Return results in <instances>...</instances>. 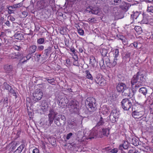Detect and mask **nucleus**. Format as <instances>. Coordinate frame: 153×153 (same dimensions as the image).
I'll return each instance as SVG.
<instances>
[{"label":"nucleus","mask_w":153,"mask_h":153,"mask_svg":"<svg viewBox=\"0 0 153 153\" xmlns=\"http://www.w3.org/2000/svg\"><path fill=\"white\" fill-rule=\"evenodd\" d=\"M146 79L145 75L142 73L141 71L138 72L136 75L134 76L132 78L131 82L132 85L137 83L135 85V88H139L143 85L144 82L145 81Z\"/></svg>","instance_id":"nucleus-1"},{"label":"nucleus","mask_w":153,"mask_h":153,"mask_svg":"<svg viewBox=\"0 0 153 153\" xmlns=\"http://www.w3.org/2000/svg\"><path fill=\"white\" fill-rule=\"evenodd\" d=\"M37 49V47L35 45L30 46L29 47L27 50V51L30 54L34 53L36 51Z\"/></svg>","instance_id":"nucleus-21"},{"label":"nucleus","mask_w":153,"mask_h":153,"mask_svg":"<svg viewBox=\"0 0 153 153\" xmlns=\"http://www.w3.org/2000/svg\"><path fill=\"white\" fill-rule=\"evenodd\" d=\"M56 114L53 109H51L49 111V113L48 114V120L49 124L51 125L53 122Z\"/></svg>","instance_id":"nucleus-11"},{"label":"nucleus","mask_w":153,"mask_h":153,"mask_svg":"<svg viewBox=\"0 0 153 153\" xmlns=\"http://www.w3.org/2000/svg\"><path fill=\"white\" fill-rule=\"evenodd\" d=\"M44 49V46L43 45H40L38 47V49L39 51H42Z\"/></svg>","instance_id":"nucleus-57"},{"label":"nucleus","mask_w":153,"mask_h":153,"mask_svg":"<svg viewBox=\"0 0 153 153\" xmlns=\"http://www.w3.org/2000/svg\"><path fill=\"white\" fill-rule=\"evenodd\" d=\"M71 111L77 113L79 109V102L76 100H74L71 102Z\"/></svg>","instance_id":"nucleus-9"},{"label":"nucleus","mask_w":153,"mask_h":153,"mask_svg":"<svg viewBox=\"0 0 153 153\" xmlns=\"http://www.w3.org/2000/svg\"><path fill=\"white\" fill-rule=\"evenodd\" d=\"M13 48L16 50L18 51H19L21 49V47L19 46H17L16 45H14L13 47Z\"/></svg>","instance_id":"nucleus-48"},{"label":"nucleus","mask_w":153,"mask_h":153,"mask_svg":"<svg viewBox=\"0 0 153 153\" xmlns=\"http://www.w3.org/2000/svg\"><path fill=\"white\" fill-rule=\"evenodd\" d=\"M125 153H140L138 151L135 149H134L129 145L128 142H126L125 140Z\"/></svg>","instance_id":"nucleus-10"},{"label":"nucleus","mask_w":153,"mask_h":153,"mask_svg":"<svg viewBox=\"0 0 153 153\" xmlns=\"http://www.w3.org/2000/svg\"><path fill=\"white\" fill-rule=\"evenodd\" d=\"M100 52L102 56L103 57V58H105L107 57L106 55L108 53L107 50L105 48L102 49L100 51Z\"/></svg>","instance_id":"nucleus-29"},{"label":"nucleus","mask_w":153,"mask_h":153,"mask_svg":"<svg viewBox=\"0 0 153 153\" xmlns=\"http://www.w3.org/2000/svg\"><path fill=\"white\" fill-rule=\"evenodd\" d=\"M68 48L70 49L71 51L74 53H75V49L74 47L73 46V45L71 46L70 48Z\"/></svg>","instance_id":"nucleus-54"},{"label":"nucleus","mask_w":153,"mask_h":153,"mask_svg":"<svg viewBox=\"0 0 153 153\" xmlns=\"http://www.w3.org/2000/svg\"><path fill=\"white\" fill-rule=\"evenodd\" d=\"M73 64L74 65L76 66H79V65L77 60H74V61L73 62Z\"/></svg>","instance_id":"nucleus-53"},{"label":"nucleus","mask_w":153,"mask_h":153,"mask_svg":"<svg viewBox=\"0 0 153 153\" xmlns=\"http://www.w3.org/2000/svg\"><path fill=\"white\" fill-rule=\"evenodd\" d=\"M134 94L132 89L130 88H125V96L129 97L130 98Z\"/></svg>","instance_id":"nucleus-16"},{"label":"nucleus","mask_w":153,"mask_h":153,"mask_svg":"<svg viewBox=\"0 0 153 153\" xmlns=\"http://www.w3.org/2000/svg\"><path fill=\"white\" fill-rule=\"evenodd\" d=\"M86 107L90 112H93L96 108L97 103L96 102L95 99L93 97L87 98L86 101Z\"/></svg>","instance_id":"nucleus-2"},{"label":"nucleus","mask_w":153,"mask_h":153,"mask_svg":"<svg viewBox=\"0 0 153 153\" xmlns=\"http://www.w3.org/2000/svg\"><path fill=\"white\" fill-rule=\"evenodd\" d=\"M104 123V121L102 118V117H101L100 121L97 123L96 126L92 129V131H91L90 133V135L91 136L89 137V139H91L96 137L97 136L98 134V131L97 130V127L103 125Z\"/></svg>","instance_id":"nucleus-3"},{"label":"nucleus","mask_w":153,"mask_h":153,"mask_svg":"<svg viewBox=\"0 0 153 153\" xmlns=\"http://www.w3.org/2000/svg\"><path fill=\"white\" fill-rule=\"evenodd\" d=\"M47 80L49 83L52 85L53 84L52 83L54 82L55 80L54 78H52L51 79H47Z\"/></svg>","instance_id":"nucleus-50"},{"label":"nucleus","mask_w":153,"mask_h":153,"mask_svg":"<svg viewBox=\"0 0 153 153\" xmlns=\"http://www.w3.org/2000/svg\"><path fill=\"white\" fill-rule=\"evenodd\" d=\"M118 77L119 78L118 79L119 81H123L124 79V74L121 72H119L117 75Z\"/></svg>","instance_id":"nucleus-34"},{"label":"nucleus","mask_w":153,"mask_h":153,"mask_svg":"<svg viewBox=\"0 0 153 153\" xmlns=\"http://www.w3.org/2000/svg\"><path fill=\"white\" fill-rule=\"evenodd\" d=\"M22 4L21 3H19L18 4H15L13 5V7L14 8L20 7L22 6Z\"/></svg>","instance_id":"nucleus-51"},{"label":"nucleus","mask_w":153,"mask_h":153,"mask_svg":"<svg viewBox=\"0 0 153 153\" xmlns=\"http://www.w3.org/2000/svg\"><path fill=\"white\" fill-rule=\"evenodd\" d=\"M131 18L136 22H141V23H146L147 22H144L142 20L143 18V14L140 11H136L134 12L133 14H131Z\"/></svg>","instance_id":"nucleus-4"},{"label":"nucleus","mask_w":153,"mask_h":153,"mask_svg":"<svg viewBox=\"0 0 153 153\" xmlns=\"http://www.w3.org/2000/svg\"><path fill=\"white\" fill-rule=\"evenodd\" d=\"M8 18H9L10 20L11 21H13L15 20V18L12 16H10Z\"/></svg>","instance_id":"nucleus-62"},{"label":"nucleus","mask_w":153,"mask_h":153,"mask_svg":"<svg viewBox=\"0 0 153 153\" xmlns=\"http://www.w3.org/2000/svg\"><path fill=\"white\" fill-rule=\"evenodd\" d=\"M13 7L10 6L8 8V12L9 14H11L14 12L13 10H12V9H13Z\"/></svg>","instance_id":"nucleus-49"},{"label":"nucleus","mask_w":153,"mask_h":153,"mask_svg":"<svg viewBox=\"0 0 153 153\" xmlns=\"http://www.w3.org/2000/svg\"><path fill=\"white\" fill-rule=\"evenodd\" d=\"M130 53H127L126 54V58H128V60H127V61L128 62L130 60Z\"/></svg>","instance_id":"nucleus-56"},{"label":"nucleus","mask_w":153,"mask_h":153,"mask_svg":"<svg viewBox=\"0 0 153 153\" xmlns=\"http://www.w3.org/2000/svg\"><path fill=\"white\" fill-rule=\"evenodd\" d=\"M143 114V111H138L137 110H135L132 113L133 117L135 119H139L142 117Z\"/></svg>","instance_id":"nucleus-14"},{"label":"nucleus","mask_w":153,"mask_h":153,"mask_svg":"<svg viewBox=\"0 0 153 153\" xmlns=\"http://www.w3.org/2000/svg\"><path fill=\"white\" fill-rule=\"evenodd\" d=\"M4 69L6 73H11L13 71V66L11 65L7 64L4 66Z\"/></svg>","instance_id":"nucleus-17"},{"label":"nucleus","mask_w":153,"mask_h":153,"mask_svg":"<svg viewBox=\"0 0 153 153\" xmlns=\"http://www.w3.org/2000/svg\"><path fill=\"white\" fill-rule=\"evenodd\" d=\"M31 54L28 53V54L26 56H24L21 58L20 60L21 63L24 64L25 62H26L27 60H29L31 57Z\"/></svg>","instance_id":"nucleus-20"},{"label":"nucleus","mask_w":153,"mask_h":153,"mask_svg":"<svg viewBox=\"0 0 153 153\" xmlns=\"http://www.w3.org/2000/svg\"><path fill=\"white\" fill-rule=\"evenodd\" d=\"M48 105L46 104V105H42L41 109L44 112H46L48 111Z\"/></svg>","instance_id":"nucleus-41"},{"label":"nucleus","mask_w":153,"mask_h":153,"mask_svg":"<svg viewBox=\"0 0 153 153\" xmlns=\"http://www.w3.org/2000/svg\"><path fill=\"white\" fill-rule=\"evenodd\" d=\"M124 149L123 144L120 145L119 146V149L121 151H123V149Z\"/></svg>","instance_id":"nucleus-58"},{"label":"nucleus","mask_w":153,"mask_h":153,"mask_svg":"<svg viewBox=\"0 0 153 153\" xmlns=\"http://www.w3.org/2000/svg\"><path fill=\"white\" fill-rule=\"evenodd\" d=\"M45 42V39L44 38H40L38 39L37 40V42L39 44H43Z\"/></svg>","instance_id":"nucleus-43"},{"label":"nucleus","mask_w":153,"mask_h":153,"mask_svg":"<svg viewBox=\"0 0 153 153\" xmlns=\"http://www.w3.org/2000/svg\"><path fill=\"white\" fill-rule=\"evenodd\" d=\"M94 80L96 83L101 86H105L107 84L106 80L101 75H97Z\"/></svg>","instance_id":"nucleus-8"},{"label":"nucleus","mask_w":153,"mask_h":153,"mask_svg":"<svg viewBox=\"0 0 153 153\" xmlns=\"http://www.w3.org/2000/svg\"><path fill=\"white\" fill-rule=\"evenodd\" d=\"M105 58H102L101 60L99 62L101 68H104L105 67L104 60Z\"/></svg>","instance_id":"nucleus-36"},{"label":"nucleus","mask_w":153,"mask_h":153,"mask_svg":"<svg viewBox=\"0 0 153 153\" xmlns=\"http://www.w3.org/2000/svg\"><path fill=\"white\" fill-rule=\"evenodd\" d=\"M85 76L86 78L90 80H93V77L92 75L91 74L89 70H86L85 71Z\"/></svg>","instance_id":"nucleus-23"},{"label":"nucleus","mask_w":153,"mask_h":153,"mask_svg":"<svg viewBox=\"0 0 153 153\" xmlns=\"http://www.w3.org/2000/svg\"><path fill=\"white\" fill-rule=\"evenodd\" d=\"M139 92L144 95H145L147 94V89L145 87H142L140 88L139 90Z\"/></svg>","instance_id":"nucleus-27"},{"label":"nucleus","mask_w":153,"mask_h":153,"mask_svg":"<svg viewBox=\"0 0 153 153\" xmlns=\"http://www.w3.org/2000/svg\"><path fill=\"white\" fill-rule=\"evenodd\" d=\"M124 84L123 83H119L117 86V89L119 92H122L123 93L124 92Z\"/></svg>","instance_id":"nucleus-19"},{"label":"nucleus","mask_w":153,"mask_h":153,"mask_svg":"<svg viewBox=\"0 0 153 153\" xmlns=\"http://www.w3.org/2000/svg\"><path fill=\"white\" fill-rule=\"evenodd\" d=\"M25 147L24 144L21 145L13 153H20Z\"/></svg>","instance_id":"nucleus-25"},{"label":"nucleus","mask_w":153,"mask_h":153,"mask_svg":"<svg viewBox=\"0 0 153 153\" xmlns=\"http://www.w3.org/2000/svg\"><path fill=\"white\" fill-rule=\"evenodd\" d=\"M105 61L106 65L109 68H113L117 64V62L116 60L114 59L113 62H111L108 57H105Z\"/></svg>","instance_id":"nucleus-12"},{"label":"nucleus","mask_w":153,"mask_h":153,"mask_svg":"<svg viewBox=\"0 0 153 153\" xmlns=\"http://www.w3.org/2000/svg\"><path fill=\"white\" fill-rule=\"evenodd\" d=\"M89 23H92L96 21V19L94 18H89L88 19Z\"/></svg>","instance_id":"nucleus-52"},{"label":"nucleus","mask_w":153,"mask_h":153,"mask_svg":"<svg viewBox=\"0 0 153 153\" xmlns=\"http://www.w3.org/2000/svg\"><path fill=\"white\" fill-rule=\"evenodd\" d=\"M22 14L24 15L23 17H26L28 15V13L27 12L25 11H24L22 12Z\"/></svg>","instance_id":"nucleus-59"},{"label":"nucleus","mask_w":153,"mask_h":153,"mask_svg":"<svg viewBox=\"0 0 153 153\" xmlns=\"http://www.w3.org/2000/svg\"><path fill=\"white\" fill-rule=\"evenodd\" d=\"M124 99H123L121 102L122 107L123 109H124Z\"/></svg>","instance_id":"nucleus-63"},{"label":"nucleus","mask_w":153,"mask_h":153,"mask_svg":"<svg viewBox=\"0 0 153 153\" xmlns=\"http://www.w3.org/2000/svg\"><path fill=\"white\" fill-rule=\"evenodd\" d=\"M110 129L109 128H103L102 129V132L103 135L108 137L109 134Z\"/></svg>","instance_id":"nucleus-24"},{"label":"nucleus","mask_w":153,"mask_h":153,"mask_svg":"<svg viewBox=\"0 0 153 153\" xmlns=\"http://www.w3.org/2000/svg\"><path fill=\"white\" fill-rule=\"evenodd\" d=\"M132 106V103L128 98H125V110H129Z\"/></svg>","instance_id":"nucleus-18"},{"label":"nucleus","mask_w":153,"mask_h":153,"mask_svg":"<svg viewBox=\"0 0 153 153\" xmlns=\"http://www.w3.org/2000/svg\"><path fill=\"white\" fill-rule=\"evenodd\" d=\"M147 10L149 12L153 13V6H148Z\"/></svg>","instance_id":"nucleus-45"},{"label":"nucleus","mask_w":153,"mask_h":153,"mask_svg":"<svg viewBox=\"0 0 153 153\" xmlns=\"http://www.w3.org/2000/svg\"><path fill=\"white\" fill-rule=\"evenodd\" d=\"M45 3L43 1H38L37 2V4L39 6V5H40L41 6H39V8L40 9H43L44 8V7L43 5V4Z\"/></svg>","instance_id":"nucleus-37"},{"label":"nucleus","mask_w":153,"mask_h":153,"mask_svg":"<svg viewBox=\"0 0 153 153\" xmlns=\"http://www.w3.org/2000/svg\"><path fill=\"white\" fill-rule=\"evenodd\" d=\"M11 88V86L8 84L7 82H5L4 83L2 86L4 90H6L9 91Z\"/></svg>","instance_id":"nucleus-28"},{"label":"nucleus","mask_w":153,"mask_h":153,"mask_svg":"<svg viewBox=\"0 0 153 153\" xmlns=\"http://www.w3.org/2000/svg\"><path fill=\"white\" fill-rule=\"evenodd\" d=\"M100 13V10L98 8H93L92 13L98 15H99Z\"/></svg>","instance_id":"nucleus-26"},{"label":"nucleus","mask_w":153,"mask_h":153,"mask_svg":"<svg viewBox=\"0 0 153 153\" xmlns=\"http://www.w3.org/2000/svg\"><path fill=\"white\" fill-rule=\"evenodd\" d=\"M66 117L63 115H59L55 119L54 122L57 126H60L62 124H65L66 122Z\"/></svg>","instance_id":"nucleus-6"},{"label":"nucleus","mask_w":153,"mask_h":153,"mask_svg":"<svg viewBox=\"0 0 153 153\" xmlns=\"http://www.w3.org/2000/svg\"><path fill=\"white\" fill-rule=\"evenodd\" d=\"M43 95V94L41 90L36 89L33 94V99L36 102H37L41 99Z\"/></svg>","instance_id":"nucleus-7"},{"label":"nucleus","mask_w":153,"mask_h":153,"mask_svg":"<svg viewBox=\"0 0 153 153\" xmlns=\"http://www.w3.org/2000/svg\"><path fill=\"white\" fill-rule=\"evenodd\" d=\"M93 7L91 6H89L87 7L86 9V11L88 13L91 12L92 13Z\"/></svg>","instance_id":"nucleus-44"},{"label":"nucleus","mask_w":153,"mask_h":153,"mask_svg":"<svg viewBox=\"0 0 153 153\" xmlns=\"http://www.w3.org/2000/svg\"><path fill=\"white\" fill-rule=\"evenodd\" d=\"M78 33L81 36H83L84 34V30L81 29L79 25H78L77 27H76Z\"/></svg>","instance_id":"nucleus-30"},{"label":"nucleus","mask_w":153,"mask_h":153,"mask_svg":"<svg viewBox=\"0 0 153 153\" xmlns=\"http://www.w3.org/2000/svg\"><path fill=\"white\" fill-rule=\"evenodd\" d=\"M126 142H128V143L130 145V143H131L134 146H137L139 144V142L138 140L136 138H131L130 137H128L126 139Z\"/></svg>","instance_id":"nucleus-13"},{"label":"nucleus","mask_w":153,"mask_h":153,"mask_svg":"<svg viewBox=\"0 0 153 153\" xmlns=\"http://www.w3.org/2000/svg\"><path fill=\"white\" fill-rule=\"evenodd\" d=\"M95 62L96 60L95 58L93 56H90V63L92 65H93L95 63Z\"/></svg>","instance_id":"nucleus-39"},{"label":"nucleus","mask_w":153,"mask_h":153,"mask_svg":"<svg viewBox=\"0 0 153 153\" xmlns=\"http://www.w3.org/2000/svg\"><path fill=\"white\" fill-rule=\"evenodd\" d=\"M135 30L139 33H140L142 32V29L141 27L139 26H136L134 27Z\"/></svg>","instance_id":"nucleus-42"},{"label":"nucleus","mask_w":153,"mask_h":153,"mask_svg":"<svg viewBox=\"0 0 153 153\" xmlns=\"http://www.w3.org/2000/svg\"><path fill=\"white\" fill-rule=\"evenodd\" d=\"M5 36L6 34L4 32H2L0 35V40L2 41V40L3 39L4 42H5L6 40Z\"/></svg>","instance_id":"nucleus-31"},{"label":"nucleus","mask_w":153,"mask_h":153,"mask_svg":"<svg viewBox=\"0 0 153 153\" xmlns=\"http://www.w3.org/2000/svg\"><path fill=\"white\" fill-rule=\"evenodd\" d=\"M111 107L112 111L109 116V119L112 123H114L116 121V119L118 118L119 112L116 106L112 105Z\"/></svg>","instance_id":"nucleus-5"},{"label":"nucleus","mask_w":153,"mask_h":153,"mask_svg":"<svg viewBox=\"0 0 153 153\" xmlns=\"http://www.w3.org/2000/svg\"><path fill=\"white\" fill-rule=\"evenodd\" d=\"M73 135V134L72 133H70L67 134L66 139L67 140H69L70 138H71Z\"/></svg>","instance_id":"nucleus-47"},{"label":"nucleus","mask_w":153,"mask_h":153,"mask_svg":"<svg viewBox=\"0 0 153 153\" xmlns=\"http://www.w3.org/2000/svg\"><path fill=\"white\" fill-rule=\"evenodd\" d=\"M114 55V59L117 60V57L119 55V50L117 49H114L113 51Z\"/></svg>","instance_id":"nucleus-32"},{"label":"nucleus","mask_w":153,"mask_h":153,"mask_svg":"<svg viewBox=\"0 0 153 153\" xmlns=\"http://www.w3.org/2000/svg\"><path fill=\"white\" fill-rule=\"evenodd\" d=\"M65 44L66 47L68 48H70L71 46L73 45V43H70L69 40H67L65 41Z\"/></svg>","instance_id":"nucleus-40"},{"label":"nucleus","mask_w":153,"mask_h":153,"mask_svg":"<svg viewBox=\"0 0 153 153\" xmlns=\"http://www.w3.org/2000/svg\"><path fill=\"white\" fill-rule=\"evenodd\" d=\"M8 91L9 92H10V93H11L13 96H15L16 98L17 97L16 93L15 92L14 90L12 88L10 89Z\"/></svg>","instance_id":"nucleus-38"},{"label":"nucleus","mask_w":153,"mask_h":153,"mask_svg":"<svg viewBox=\"0 0 153 153\" xmlns=\"http://www.w3.org/2000/svg\"><path fill=\"white\" fill-rule=\"evenodd\" d=\"M21 56V54L19 52H13L10 53L9 56V58L12 59H19Z\"/></svg>","instance_id":"nucleus-15"},{"label":"nucleus","mask_w":153,"mask_h":153,"mask_svg":"<svg viewBox=\"0 0 153 153\" xmlns=\"http://www.w3.org/2000/svg\"><path fill=\"white\" fill-rule=\"evenodd\" d=\"M101 113L103 115H108L109 112V108L106 106H103L102 108Z\"/></svg>","instance_id":"nucleus-22"},{"label":"nucleus","mask_w":153,"mask_h":153,"mask_svg":"<svg viewBox=\"0 0 153 153\" xmlns=\"http://www.w3.org/2000/svg\"><path fill=\"white\" fill-rule=\"evenodd\" d=\"M131 46H132L133 45L135 48H137V42H134L133 43L131 44Z\"/></svg>","instance_id":"nucleus-61"},{"label":"nucleus","mask_w":153,"mask_h":153,"mask_svg":"<svg viewBox=\"0 0 153 153\" xmlns=\"http://www.w3.org/2000/svg\"><path fill=\"white\" fill-rule=\"evenodd\" d=\"M15 37L16 39L19 40H22L24 38L23 35L21 33H17L16 34Z\"/></svg>","instance_id":"nucleus-33"},{"label":"nucleus","mask_w":153,"mask_h":153,"mask_svg":"<svg viewBox=\"0 0 153 153\" xmlns=\"http://www.w3.org/2000/svg\"><path fill=\"white\" fill-rule=\"evenodd\" d=\"M131 5L129 3L125 2V13L127 11Z\"/></svg>","instance_id":"nucleus-46"},{"label":"nucleus","mask_w":153,"mask_h":153,"mask_svg":"<svg viewBox=\"0 0 153 153\" xmlns=\"http://www.w3.org/2000/svg\"><path fill=\"white\" fill-rule=\"evenodd\" d=\"M6 25L8 26H10V22L9 21H7L5 23Z\"/></svg>","instance_id":"nucleus-64"},{"label":"nucleus","mask_w":153,"mask_h":153,"mask_svg":"<svg viewBox=\"0 0 153 153\" xmlns=\"http://www.w3.org/2000/svg\"><path fill=\"white\" fill-rule=\"evenodd\" d=\"M118 152V150L117 148H114L112 149H111V151L110 152L112 153H116Z\"/></svg>","instance_id":"nucleus-55"},{"label":"nucleus","mask_w":153,"mask_h":153,"mask_svg":"<svg viewBox=\"0 0 153 153\" xmlns=\"http://www.w3.org/2000/svg\"><path fill=\"white\" fill-rule=\"evenodd\" d=\"M51 47L50 46H49L44 51V54L46 56H48L49 52L51 50Z\"/></svg>","instance_id":"nucleus-35"},{"label":"nucleus","mask_w":153,"mask_h":153,"mask_svg":"<svg viewBox=\"0 0 153 153\" xmlns=\"http://www.w3.org/2000/svg\"><path fill=\"white\" fill-rule=\"evenodd\" d=\"M33 153H39V151L38 149L35 148L33 150Z\"/></svg>","instance_id":"nucleus-60"}]
</instances>
